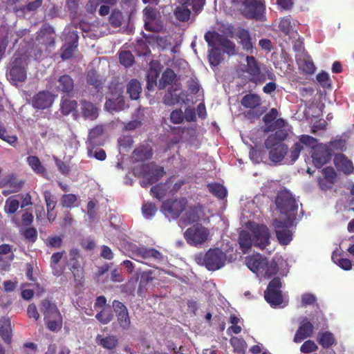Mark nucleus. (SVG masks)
Segmentation results:
<instances>
[{
  "label": "nucleus",
  "instance_id": "nucleus-1",
  "mask_svg": "<svg viewBox=\"0 0 354 354\" xmlns=\"http://www.w3.org/2000/svg\"><path fill=\"white\" fill-rule=\"evenodd\" d=\"M275 203L281 215L279 219L274 220L272 226L279 243L282 245H288L292 240V234L290 227L295 219L298 204L288 190L279 192Z\"/></svg>",
  "mask_w": 354,
  "mask_h": 354
},
{
  "label": "nucleus",
  "instance_id": "nucleus-2",
  "mask_svg": "<svg viewBox=\"0 0 354 354\" xmlns=\"http://www.w3.org/2000/svg\"><path fill=\"white\" fill-rule=\"evenodd\" d=\"M250 231H242L239 237L240 248L243 253L249 252L252 246L264 249L270 244V232L265 225L251 223Z\"/></svg>",
  "mask_w": 354,
  "mask_h": 354
},
{
  "label": "nucleus",
  "instance_id": "nucleus-3",
  "mask_svg": "<svg viewBox=\"0 0 354 354\" xmlns=\"http://www.w3.org/2000/svg\"><path fill=\"white\" fill-rule=\"evenodd\" d=\"M278 129L270 135L265 141V146L269 150L270 159L274 162L282 160L287 153L288 147L282 142L288 136V124L283 119H278L274 122Z\"/></svg>",
  "mask_w": 354,
  "mask_h": 354
},
{
  "label": "nucleus",
  "instance_id": "nucleus-4",
  "mask_svg": "<svg viewBox=\"0 0 354 354\" xmlns=\"http://www.w3.org/2000/svg\"><path fill=\"white\" fill-rule=\"evenodd\" d=\"M247 267L258 277L268 278L278 271V265L274 260L268 261L260 254H257L245 259Z\"/></svg>",
  "mask_w": 354,
  "mask_h": 354
},
{
  "label": "nucleus",
  "instance_id": "nucleus-5",
  "mask_svg": "<svg viewBox=\"0 0 354 354\" xmlns=\"http://www.w3.org/2000/svg\"><path fill=\"white\" fill-rule=\"evenodd\" d=\"M195 261L201 266H205L209 270H216L225 265L226 254L218 248L209 249L206 253L195 255Z\"/></svg>",
  "mask_w": 354,
  "mask_h": 354
},
{
  "label": "nucleus",
  "instance_id": "nucleus-6",
  "mask_svg": "<svg viewBox=\"0 0 354 354\" xmlns=\"http://www.w3.org/2000/svg\"><path fill=\"white\" fill-rule=\"evenodd\" d=\"M27 66L26 56L15 55L6 73L8 80L14 85L25 82L27 77Z\"/></svg>",
  "mask_w": 354,
  "mask_h": 354
},
{
  "label": "nucleus",
  "instance_id": "nucleus-7",
  "mask_svg": "<svg viewBox=\"0 0 354 354\" xmlns=\"http://www.w3.org/2000/svg\"><path fill=\"white\" fill-rule=\"evenodd\" d=\"M129 248L135 260L139 262H144L150 266H153V263H160L164 261V256L155 248H149L145 246L138 247L135 245L129 244Z\"/></svg>",
  "mask_w": 354,
  "mask_h": 354
},
{
  "label": "nucleus",
  "instance_id": "nucleus-8",
  "mask_svg": "<svg viewBox=\"0 0 354 354\" xmlns=\"http://www.w3.org/2000/svg\"><path fill=\"white\" fill-rule=\"evenodd\" d=\"M187 243L192 246H201L210 239L209 230L201 224H195L184 232Z\"/></svg>",
  "mask_w": 354,
  "mask_h": 354
},
{
  "label": "nucleus",
  "instance_id": "nucleus-9",
  "mask_svg": "<svg viewBox=\"0 0 354 354\" xmlns=\"http://www.w3.org/2000/svg\"><path fill=\"white\" fill-rule=\"evenodd\" d=\"M135 174H139L142 177L140 180L142 187H147L158 181L164 174V169L153 162L147 165H142L140 168L135 169Z\"/></svg>",
  "mask_w": 354,
  "mask_h": 354
},
{
  "label": "nucleus",
  "instance_id": "nucleus-10",
  "mask_svg": "<svg viewBox=\"0 0 354 354\" xmlns=\"http://www.w3.org/2000/svg\"><path fill=\"white\" fill-rule=\"evenodd\" d=\"M247 69L246 72L249 73L252 81L255 83H263L266 80H274L275 75L268 70L261 71L259 65L255 58L252 56L246 57Z\"/></svg>",
  "mask_w": 354,
  "mask_h": 354
},
{
  "label": "nucleus",
  "instance_id": "nucleus-11",
  "mask_svg": "<svg viewBox=\"0 0 354 354\" xmlns=\"http://www.w3.org/2000/svg\"><path fill=\"white\" fill-rule=\"evenodd\" d=\"M205 39L209 46L218 47L229 55H234L236 53L235 44L216 32H206Z\"/></svg>",
  "mask_w": 354,
  "mask_h": 354
},
{
  "label": "nucleus",
  "instance_id": "nucleus-12",
  "mask_svg": "<svg viewBox=\"0 0 354 354\" xmlns=\"http://www.w3.org/2000/svg\"><path fill=\"white\" fill-rule=\"evenodd\" d=\"M281 287V279L279 277H275L269 283L267 290L265 291V299L272 306H278L283 303Z\"/></svg>",
  "mask_w": 354,
  "mask_h": 354
},
{
  "label": "nucleus",
  "instance_id": "nucleus-13",
  "mask_svg": "<svg viewBox=\"0 0 354 354\" xmlns=\"http://www.w3.org/2000/svg\"><path fill=\"white\" fill-rule=\"evenodd\" d=\"M187 200L184 198L165 201L161 207V211L169 219L177 218L180 214L185 209Z\"/></svg>",
  "mask_w": 354,
  "mask_h": 354
},
{
  "label": "nucleus",
  "instance_id": "nucleus-14",
  "mask_svg": "<svg viewBox=\"0 0 354 354\" xmlns=\"http://www.w3.org/2000/svg\"><path fill=\"white\" fill-rule=\"evenodd\" d=\"M311 157L314 165L320 168L331 158V152L326 145L319 144L313 150Z\"/></svg>",
  "mask_w": 354,
  "mask_h": 354
},
{
  "label": "nucleus",
  "instance_id": "nucleus-15",
  "mask_svg": "<svg viewBox=\"0 0 354 354\" xmlns=\"http://www.w3.org/2000/svg\"><path fill=\"white\" fill-rule=\"evenodd\" d=\"M112 306L120 326L124 330L128 329L130 326L131 321L127 307L117 300L113 301Z\"/></svg>",
  "mask_w": 354,
  "mask_h": 354
},
{
  "label": "nucleus",
  "instance_id": "nucleus-16",
  "mask_svg": "<svg viewBox=\"0 0 354 354\" xmlns=\"http://www.w3.org/2000/svg\"><path fill=\"white\" fill-rule=\"evenodd\" d=\"M49 87L52 90L55 88L57 91L69 93L73 89L74 83L73 79L69 75H64L60 76L55 82H51Z\"/></svg>",
  "mask_w": 354,
  "mask_h": 354
},
{
  "label": "nucleus",
  "instance_id": "nucleus-17",
  "mask_svg": "<svg viewBox=\"0 0 354 354\" xmlns=\"http://www.w3.org/2000/svg\"><path fill=\"white\" fill-rule=\"evenodd\" d=\"M54 96L46 91H41L35 95L32 101V106L38 109H44L51 106Z\"/></svg>",
  "mask_w": 354,
  "mask_h": 354
},
{
  "label": "nucleus",
  "instance_id": "nucleus-18",
  "mask_svg": "<svg viewBox=\"0 0 354 354\" xmlns=\"http://www.w3.org/2000/svg\"><path fill=\"white\" fill-rule=\"evenodd\" d=\"M313 325L308 320L307 318H304L301 323L300 326L296 331L294 337V342L295 343H300L304 339L311 337L313 332Z\"/></svg>",
  "mask_w": 354,
  "mask_h": 354
},
{
  "label": "nucleus",
  "instance_id": "nucleus-19",
  "mask_svg": "<svg viewBox=\"0 0 354 354\" xmlns=\"http://www.w3.org/2000/svg\"><path fill=\"white\" fill-rule=\"evenodd\" d=\"M334 162L336 167L346 174L352 172L353 166L352 162L348 160L344 154H337L334 158Z\"/></svg>",
  "mask_w": 354,
  "mask_h": 354
},
{
  "label": "nucleus",
  "instance_id": "nucleus-20",
  "mask_svg": "<svg viewBox=\"0 0 354 354\" xmlns=\"http://www.w3.org/2000/svg\"><path fill=\"white\" fill-rule=\"evenodd\" d=\"M152 149L149 145H142L133 153L132 159L136 162H142L151 158Z\"/></svg>",
  "mask_w": 354,
  "mask_h": 354
},
{
  "label": "nucleus",
  "instance_id": "nucleus-21",
  "mask_svg": "<svg viewBox=\"0 0 354 354\" xmlns=\"http://www.w3.org/2000/svg\"><path fill=\"white\" fill-rule=\"evenodd\" d=\"M40 310L44 315V319L61 315L57 306L47 299L41 302Z\"/></svg>",
  "mask_w": 354,
  "mask_h": 354
},
{
  "label": "nucleus",
  "instance_id": "nucleus-22",
  "mask_svg": "<svg viewBox=\"0 0 354 354\" xmlns=\"http://www.w3.org/2000/svg\"><path fill=\"white\" fill-rule=\"evenodd\" d=\"M324 179H319V183L322 189L330 187L336 178V173L333 167H326L322 170Z\"/></svg>",
  "mask_w": 354,
  "mask_h": 354
},
{
  "label": "nucleus",
  "instance_id": "nucleus-23",
  "mask_svg": "<svg viewBox=\"0 0 354 354\" xmlns=\"http://www.w3.org/2000/svg\"><path fill=\"white\" fill-rule=\"evenodd\" d=\"M144 109H138L135 114L133 115V119L131 121L126 123H123L124 129L127 131H133L139 128L144 120Z\"/></svg>",
  "mask_w": 354,
  "mask_h": 354
},
{
  "label": "nucleus",
  "instance_id": "nucleus-24",
  "mask_svg": "<svg viewBox=\"0 0 354 354\" xmlns=\"http://www.w3.org/2000/svg\"><path fill=\"white\" fill-rule=\"evenodd\" d=\"M69 33L71 39V42L63 46V51L61 55L62 59H68L71 58L73 55V52L77 48L76 43L77 42L78 39L77 35L74 32Z\"/></svg>",
  "mask_w": 354,
  "mask_h": 354
},
{
  "label": "nucleus",
  "instance_id": "nucleus-25",
  "mask_svg": "<svg viewBox=\"0 0 354 354\" xmlns=\"http://www.w3.org/2000/svg\"><path fill=\"white\" fill-rule=\"evenodd\" d=\"M82 115L85 118L93 120L98 116V109L92 103L83 101L81 104Z\"/></svg>",
  "mask_w": 354,
  "mask_h": 354
},
{
  "label": "nucleus",
  "instance_id": "nucleus-26",
  "mask_svg": "<svg viewBox=\"0 0 354 354\" xmlns=\"http://www.w3.org/2000/svg\"><path fill=\"white\" fill-rule=\"evenodd\" d=\"M0 335L6 342H10L12 336L11 322L9 318L0 319Z\"/></svg>",
  "mask_w": 354,
  "mask_h": 354
},
{
  "label": "nucleus",
  "instance_id": "nucleus-27",
  "mask_svg": "<svg viewBox=\"0 0 354 354\" xmlns=\"http://www.w3.org/2000/svg\"><path fill=\"white\" fill-rule=\"evenodd\" d=\"M127 105L124 102V97L118 96L116 99H109L105 103V107L110 111H120L124 110Z\"/></svg>",
  "mask_w": 354,
  "mask_h": 354
},
{
  "label": "nucleus",
  "instance_id": "nucleus-28",
  "mask_svg": "<svg viewBox=\"0 0 354 354\" xmlns=\"http://www.w3.org/2000/svg\"><path fill=\"white\" fill-rule=\"evenodd\" d=\"M28 165L30 167L32 171L37 174L44 176L46 174V169L41 164L39 158L36 156H29L26 158Z\"/></svg>",
  "mask_w": 354,
  "mask_h": 354
},
{
  "label": "nucleus",
  "instance_id": "nucleus-29",
  "mask_svg": "<svg viewBox=\"0 0 354 354\" xmlns=\"http://www.w3.org/2000/svg\"><path fill=\"white\" fill-rule=\"evenodd\" d=\"M96 340L100 345L109 350L113 349L118 344V339L113 335L104 337L98 335Z\"/></svg>",
  "mask_w": 354,
  "mask_h": 354
},
{
  "label": "nucleus",
  "instance_id": "nucleus-30",
  "mask_svg": "<svg viewBox=\"0 0 354 354\" xmlns=\"http://www.w3.org/2000/svg\"><path fill=\"white\" fill-rule=\"evenodd\" d=\"M87 154L89 158H95L98 160H104L106 155L102 149L93 145V142L87 143Z\"/></svg>",
  "mask_w": 354,
  "mask_h": 354
},
{
  "label": "nucleus",
  "instance_id": "nucleus-31",
  "mask_svg": "<svg viewBox=\"0 0 354 354\" xmlns=\"http://www.w3.org/2000/svg\"><path fill=\"white\" fill-rule=\"evenodd\" d=\"M127 90L132 100H137L142 91L140 83L136 80H131L127 84Z\"/></svg>",
  "mask_w": 354,
  "mask_h": 354
},
{
  "label": "nucleus",
  "instance_id": "nucleus-32",
  "mask_svg": "<svg viewBox=\"0 0 354 354\" xmlns=\"http://www.w3.org/2000/svg\"><path fill=\"white\" fill-rule=\"evenodd\" d=\"M261 104L260 97L256 94H248L241 100V104L245 108L254 109Z\"/></svg>",
  "mask_w": 354,
  "mask_h": 354
},
{
  "label": "nucleus",
  "instance_id": "nucleus-33",
  "mask_svg": "<svg viewBox=\"0 0 354 354\" xmlns=\"http://www.w3.org/2000/svg\"><path fill=\"white\" fill-rule=\"evenodd\" d=\"M303 149V147L300 145V143L296 142L291 147L290 151L286 154V162L287 164H292L294 163L299 156V154Z\"/></svg>",
  "mask_w": 354,
  "mask_h": 354
},
{
  "label": "nucleus",
  "instance_id": "nucleus-34",
  "mask_svg": "<svg viewBox=\"0 0 354 354\" xmlns=\"http://www.w3.org/2000/svg\"><path fill=\"white\" fill-rule=\"evenodd\" d=\"M23 186V183L18 181L15 178L8 177V188L2 191L4 196L18 192Z\"/></svg>",
  "mask_w": 354,
  "mask_h": 354
},
{
  "label": "nucleus",
  "instance_id": "nucleus-35",
  "mask_svg": "<svg viewBox=\"0 0 354 354\" xmlns=\"http://www.w3.org/2000/svg\"><path fill=\"white\" fill-rule=\"evenodd\" d=\"M279 28L286 35L290 36V37H295L296 31L294 30V28L291 24L290 17H287L281 19L279 24Z\"/></svg>",
  "mask_w": 354,
  "mask_h": 354
},
{
  "label": "nucleus",
  "instance_id": "nucleus-36",
  "mask_svg": "<svg viewBox=\"0 0 354 354\" xmlns=\"http://www.w3.org/2000/svg\"><path fill=\"white\" fill-rule=\"evenodd\" d=\"M44 321L48 328L51 331H58L62 328V318L61 315L53 317L52 318L46 319Z\"/></svg>",
  "mask_w": 354,
  "mask_h": 354
},
{
  "label": "nucleus",
  "instance_id": "nucleus-37",
  "mask_svg": "<svg viewBox=\"0 0 354 354\" xmlns=\"http://www.w3.org/2000/svg\"><path fill=\"white\" fill-rule=\"evenodd\" d=\"M318 342L324 348H328L335 344V339L331 333L325 332L318 335Z\"/></svg>",
  "mask_w": 354,
  "mask_h": 354
},
{
  "label": "nucleus",
  "instance_id": "nucleus-38",
  "mask_svg": "<svg viewBox=\"0 0 354 354\" xmlns=\"http://www.w3.org/2000/svg\"><path fill=\"white\" fill-rule=\"evenodd\" d=\"M175 78V73L170 69H167L161 76L159 80L158 87L160 89L164 88L167 85L172 83Z\"/></svg>",
  "mask_w": 354,
  "mask_h": 354
},
{
  "label": "nucleus",
  "instance_id": "nucleus-39",
  "mask_svg": "<svg viewBox=\"0 0 354 354\" xmlns=\"http://www.w3.org/2000/svg\"><path fill=\"white\" fill-rule=\"evenodd\" d=\"M211 49L209 50V61L211 65L218 66L222 60V55L221 50L218 47L210 46Z\"/></svg>",
  "mask_w": 354,
  "mask_h": 354
},
{
  "label": "nucleus",
  "instance_id": "nucleus-40",
  "mask_svg": "<svg viewBox=\"0 0 354 354\" xmlns=\"http://www.w3.org/2000/svg\"><path fill=\"white\" fill-rule=\"evenodd\" d=\"M207 187L209 192L221 199L224 198L227 195V190L225 187L220 184H209Z\"/></svg>",
  "mask_w": 354,
  "mask_h": 354
},
{
  "label": "nucleus",
  "instance_id": "nucleus-41",
  "mask_svg": "<svg viewBox=\"0 0 354 354\" xmlns=\"http://www.w3.org/2000/svg\"><path fill=\"white\" fill-rule=\"evenodd\" d=\"M96 319L102 324H107L113 319V314L110 307L102 308L95 316Z\"/></svg>",
  "mask_w": 354,
  "mask_h": 354
},
{
  "label": "nucleus",
  "instance_id": "nucleus-42",
  "mask_svg": "<svg viewBox=\"0 0 354 354\" xmlns=\"http://www.w3.org/2000/svg\"><path fill=\"white\" fill-rule=\"evenodd\" d=\"M19 207V201L14 196L9 197L6 199L4 211L6 213L12 214L17 212Z\"/></svg>",
  "mask_w": 354,
  "mask_h": 354
},
{
  "label": "nucleus",
  "instance_id": "nucleus-43",
  "mask_svg": "<svg viewBox=\"0 0 354 354\" xmlns=\"http://www.w3.org/2000/svg\"><path fill=\"white\" fill-rule=\"evenodd\" d=\"M240 43L243 46V48L246 51H250L252 48L249 32L245 30H241L238 35Z\"/></svg>",
  "mask_w": 354,
  "mask_h": 354
},
{
  "label": "nucleus",
  "instance_id": "nucleus-44",
  "mask_svg": "<svg viewBox=\"0 0 354 354\" xmlns=\"http://www.w3.org/2000/svg\"><path fill=\"white\" fill-rule=\"evenodd\" d=\"M43 195L46 205L47 212L53 211L57 205L56 197L48 190H45L43 192Z\"/></svg>",
  "mask_w": 354,
  "mask_h": 354
},
{
  "label": "nucleus",
  "instance_id": "nucleus-45",
  "mask_svg": "<svg viewBox=\"0 0 354 354\" xmlns=\"http://www.w3.org/2000/svg\"><path fill=\"white\" fill-rule=\"evenodd\" d=\"M69 266L70 270L77 269V267H82L79 262L80 252L77 249H73L70 251L69 254Z\"/></svg>",
  "mask_w": 354,
  "mask_h": 354
},
{
  "label": "nucleus",
  "instance_id": "nucleus-46",
  "mask_svg": "<svg viewBox=\"0 0 354 354\" xmlns=\"http://www.w3.org/2000/svg\"><path fill=\"white\" fill-rule=\"evenodd\" d=\"M77 104L75 100H64L62 102L61 105V109L62 113L64 115H68L72 111L75 110L77 108Z\"/></svg>",
  "mask_w": 354,
  "mask_h": 354
},
{
  "label": "nucleus",
  "instance_id": "nucleus-47",
  "mask_svg": "<svg viewBox=\"0 0 354 354\" xmlns=\"http://www.w3.org/2000/svg\"><path fill=\"white\" fill-rule=\"evenodd\" d=\"M119 59L121 64L125 67L131 66L134 62V57L129 51H121Z\"/></svg>",
  "mask_w": 354,
  "mask_h": 354
},
{
  "label": "nucleus",
  "instance_id": "nucleus-48",
  "mask_svg": "<svg viewBox=\"0 0 354 354\" xmlns=\"http://www.w3.org/2000/svg\"><path fill=\"white\" fill-rule=\"evenodd\" d=\"M143 216L146 218H151L157 212L156 205L152 203H146L142 207Z\"/></svg>",
  "mask_w": 354,
  "mask_h": 354
},
{
  "label": "nucleus",
  "instance_id": "nucleus-49",
  "mask_svg": "<svg viewBox=\"0 0 354 354\" xmlns=\"http://www.w3.org/2000/svg\"><path fill=\"white\" fill-rule=\"evenodd\" d=\"M174 14L178 19L182 21H185L189 19L190 16V11L186 7L180 6L176 8Z\"/></svg>",
  "mask_w": 354,
  "mask_h": 354
},
{
  "label": "nucleus",
  "instance_id": "nucleus-50",
  "mask_svg": "<svg viewBox=\"0 0 354 354\" xmlns=\"http://www.w3.org/2000/svg\"><path fill=\"white\" fill-rule=\"evenodd\" d=\"M332 259L337 263L339 267L345 270H350L352 268V262L351 260L344 258H337V255L333 254Z\"/></svg>",
  "mask_w": 354,
  "mask_h": 354
},
{
  "label": "nucleus",
  "instance_id": "nucleus-51",
  "mask_svg": "<svg viewBox=\"0 0 354 354\" xmlns=\"http://www.w3.org/2000/svg\"><path fill=\"white\" fill-rule=\"evenodd\" d=\"M77 197L75 194H64L61 198V203L63 205V207H72L75 205V203L77 201Z\"/></svg>",
  "mask_w": 354,
  "mask_h": 354
},
{
  "label": "nucleus",
  "instance_id": "nucleus-52",
  "mask_svg": "<svg viewBox=\"0 0 354 354\" xmlns=\"http://www.w3.org/2000/svg\"><path fill=\"white\" fill-rule=\"evenodd\" d=\"M87 82L98 88L102 84V80L99 79V75L95 71H90L87 75Z\"/></svg>",
  "mask_w": 354,
  "mask_h": 354
},
{
  "label": "nucleus",
  "instance_id": "nucleus-53",
  "mask_svg": "<svg viewBox=\"0 0 354 354\" xmlns=\"http://www.w3.org/2000/svg\"><path fill=\"white\" fill-rule=\"evenodd\" d=\"M122 14L120 11H113L109 17L110 24L116 28L122 25Z\"/></svg>",
  "mask_w": 354,
  "mask_h": 354
},
{
  "label": "nucleus",
  "instance_id": "nucleus-54",
  "mask_svg": "<svg viewBox=\"0 0 354 354\" xmlns=\"http://www.w3.org/2000/svg\"><path fill=\"white\" fill-rule=\"evenodd\" d=\"M300 145H304L307 147H310L313 149L317 145V140L308 135H301L299 138Z\"/></svg>",
  "mask_w": 354,
  "mask_h": 354
},
{
  "label": "nucleus",
  "instance_id": "nucleus-55",
  "mask_svg": "<svg viewBox=\"0 0 354 354\" xmlns=\"http://www.w3.org/2000/svg\"><path fill=\"white\" fill-rule=\"evenodd\" d=\"M318 346L312 340H307L301 345L300 351L304 353H308L317 351Z\"/></svg>",
  "mask_w": 354,
  "mask_h": 354
},
{
  "label": "nucleus",
  "instance_id": "nucleus-56",
  "mask_svg": "<svg viewBox=\"0 0 354 354\" xmlns=\"http://www.w3.org/2000/svg\"><path fill=\"white\" fill-rule=\"evenodd\" d=\"M165 187H166L165 185H158L153 186V187H151V192L152 195L153 196V197L158 198V199L162 198L165 195L166 192H167Z\"/></svg>",
  "mask_w": 354,
  "mask_h": 354
},
{
  "label": "nucleus",
  "instance_id": "nucleus-57",
  "mask_svg": "<svg viewBox=\"0 0 354 354\" xmlns=\"http://www.w3.org/2000/svg\"><path fill=\"white\" fill-rule=\"evenodd\" d=\"M143 12L144 15L146 18L145 26L147 27V28L151 29V28L149 27V23L151 21L155 19L156 15V11L153 8L148 6L145 8Z\"/></svg>",
  "mask_w": 354,
  "mask_h": 354
},
{
  "label": "nucleus",
  "instance_id": "nucleus-58",
  "mask_svg": "<svg viewBox=\"0 0 354 354\" xmlns=\"http://www.w3.org/2000/svg\"><path fill=\"white\" fill-rule=\"evenodd\" d=\"M186 211L185 216L182 218L185 223H190L196 221L198 216L196 215V210L193 208L185 209Z\"/></svg>",
  "mask_w": 354,
  "mask_h": 354
},
{
  "label": "nucleus",
  "instance_id": "nucleus-59",
  "mask_svg": "<svg viewBox=\"0 0 354 354\" xmlns=\"http://www.w3.org/2000/svg\"><path fill=\"white\" fill-rule=\"evenodd\" d=\"M66 8L71 15L75 17L77 13L79 0H66Z\"/></svg>",
  "mask_w": 354,
  "mask_h": 354
},
{
  "label": "nucleus",
  "instance_id": "nucleus-60",
  "mask_svg": "<svg viewBox=\"0 0 354 354\" xmlns=\"http://www.w3.org/2000/svg\"><path fill=\"white\" fill-rule=\"evenodd\" d=\"M230 343L234 349L239 351H243L245 348V341L236 337H232L230 339Z\"/></svg>",
  "mask_w": 354,
  "mask_h": 354
},
{
  "label": "nucleus",
  "instance_id": "nucleus-61",
  "mask_svg": "<svg viewBox=\"0 0 354 354\" xmlns=\"http://www.w3.org/2000/svg\"><path fill=\"white\" fill-rule=\"evenodd\" d=\"M171 121L174 124H180L184 119V113L181 110H174L170 115Z\"/></svg>",
  "mask_w": 354,
  "mask_h": 354
},
{
  "label": "nucleus",
  "instance_id": "nucleus-62",
  "mask_svg": "<svg viewBox=\"0 0 354 354\" xmlns=\"http://www.w3.org/2000/svg\"><path fill=\"white\" fill-rule=\"evenodd\" d=\"M301 67L302 68V70L308 74L313 73L315 69L312 60H310L309 58L304 59Z\"/></svg>",
  "mask_w": 354,
  "mask_h": 354
},
{
  "label": "nucleus",
  "instance_id": "nucleus-63",
  "mask_svg": "<svg viewBox=\"0 0 354 354\" xmlns=\"http://www.w3.org/2000/svg\"><path fill=\"white\" fill-rule=\"evenodd\" d=\"M103 131H104L103 126L99 125V126H96L95 127H94L93 129H91L89 131L88 142H93V140L96 138L97 136L102 135Z\"/></svg>",
  "mask_w": 354,
  "mask_h": 354
},
{
  "label": "nucleus",
  "instance_id": "nucleus-64",
  "mask_svg": "<svg viewBox=\"0 0 354 354\" xmlns=\"http://www.w3.org/2000/svg\"><path fill=\"white\" fill-rule=\"evenodd\" d=\"M317 80L319 82V84L324 86L327 87L330 86V80L329 75L327 73H321L317 75Z\"/></svg>",
  "mask_w": 354,
  "mask_h": 354
}]
</instances>
